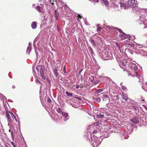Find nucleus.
<instances>
[{
	"label": "nucleus",
	"mask_w": 147,
	"mask_h": 147,
	"mask_svg": "<svg viewBox=\"0 0 147 147\" xmlns=\"http://www.w3.org/2000/svg\"><path fill=\"white\" fill-rule=\"evenodd\" d=\"M11 143L12 145L14 147H16V146H15V144H14V143L13 142H11Z\"/></svg>",
	"instance_id": "4d7b16f0"
},
{
	"label": "nucleus",
	"mask_w": 147,
	"mask_h": 147,
	"mask_svg": "<svg viewBox=\"0 0 147 147\" xmlns=\"http://www.w3.org/2000/svg\"><path fill=\"white\" fill-rule=\"evenodd\" d=\"M89 1H93L94 2L96 3L98 2V0H89Z\"/></svg>",
	"instance_id": "37998d69"
},
{
	"label": "nucleus",
	"mask_w": 147,
	"mask_h": 147,
	"mask_svg": "<svg viewBox=\"0 0 147 147\" xmlns=\"http://www.w3.org/2000/svg\"><path fill=\"white\" fill-rule=\"evenodd\" d=\"M98 133V131H96V130H95V131H93L92 133L93 134H95L96 133Z\"/></svg>",
	"instance_id": "09e8293b"
},
{
	"label": "nucleus",
	"mask_w": 147,
	"mask_h": 147,
	"mask_svg": "<svg viewBox=\"0 0 147 147\" xmlns=\"http://www.w3.org/2000/svg\"><path fill=\"white\" fill-rule=\"evenodd\" d=\"M136 76L138 78H140V76L138 74L137 72H136Z\"/></svg>",
	"instance_id": "c9c22d12"
},
{
	"label": "nucleus",
	"mask_w": 147,
	"mask_h": 147,
	"mask_svg": "<svg viewBox=\"0 0 147 147\" xmlns=\"http://www.w3.org/2000/svg\"><path fill=\"white\" fill-rule=\"evenodd\" d=\"M63 7L64 9V11H65V12H68L69 10V8L66 5H64V6H63L62 8Z\"/></svg>",
	"instance_id": "6ab92c4d"
},
{
	"label": "nucleus",
	"mask_w": 147,
	"mask_h": 147,
	"mask_svg": "<svg viewBox=\"0 0 147 147\" xmlns=\"http://www.w3.org/2000/svg\"><path fill=\"white\" fill-rule=\"evenodd\" d=\"M120 86L122 89L123 90L125 91H126L127 90L126 88L122 85V83L121 84Z\"/></svg>",
	"instance_id": "bb28decb"
},
{
	"label": "nucleus",
	"mask_w": 147,
	"mask_h": 147,
	"mask_svg": "<svg viewBox=\"0 0 147 147\" xmlns=\"http://www.w3.org/2000/svg\"><path fill=\"white\" fill-rule=\"evenodd\" d=\"M47 101L48 102H51V99L50 98H48L47 99Z\"/></svg>",
	"instance_id": "603ef678"
},
{
	"label": "nucleus",
	"mask_w": 147,
	"mask_h": 147,
	"mask_svg": "<svg viewBox=\"0 0 147 147\" xmlns=\"http://www.w3.org/2000/svg\"><path fill=\"white\" fill-rule=\"evenodd\" d=\"M98 83V81H94V82L93 84H97Z\"/></svg>",
	"instance_id": "3c124183"
},
{
	"label": "nucleus",
	"mask_w": 147,
	"mask_h": 147,
	"mask_svg": "<svg viewBox=\"0 0 147 147\" xmlns=\"http://www.w3.org/2000/svg\"><path fill=\"white\" fill-rule=\"evenodd\" d=\"M133 108L134 109V110H137V107L136 106H135V105H134V106H133Z\"/></svg>",
	"instance_id": "58836bf2"
},
{
	"label": "nucleus",
	"mask_w": 147,
	"mask_h": 147,
	"mask_svg": "<svg viewBox=\"0 0 147 147\" xmlns=\"http://www.w3.org/2000/svg\"><path fill=\"white\" fill-rule=\"evenodd\" d=\"M127 4L129 7L134 8L133 9L134 12L138 13H140L141 10L137 7L138 4L136 0H129L127 2Z\"/></svg>",
	"instance_id": "7ed1b4c3"
},
{
	"label": "nucleus",
	"mask_w": 147,
	"mask_h": 147,
	"mask_svg": "<svg viewBox=\"0 0 147 147\" xmlns=\"http://www.w3.org/2000/svg\"><path fill=\"white\" fill-rule=\"evenodd\" d=\"M116 45L118 49H120V47L119 46V44L118 43H116Z\"/></svg>",
	"instance_id": "c03bdc74"
},
{
	"label": "nucleus",
	"mask_w": 147,
	"mask_h": 147,
	"mask_svg": "<svg viewBox=\"0 0 147 147\" xmlns=\"http://www.w3.org/2000/svg\"><path fill=\"white\" fill-rule=\"evenodd\" d=\"M70 104H71V105L73 107H74L75 108L77 107V106L74 105V104H73V105L71 103H70Z\"/></svg>",
	"instance_id": "49530a36"
},
{
	"label": "nucleus",
	"mask_w": 147,
	"mask_h": 147,
	"mask_svg": "<svg viewBox=\"0 0 147 147\" xmlns=\"http://www.w3.org/2000/svg\"><path fill=\"white\" fill-rule=\"evenodd\" d=\"M99 124V123H94V125H95V126H97L98 125V124Z\"/></svg>",
	"instance_id": "13d9d810"
},
{
	"label": "nucleus",
	"mask_w": 147,
	"mask_h": 147,
	"mask_svg": "<svg viewBox=\"0 0 147 147\" xmlns=\"http://www.w3.org/2000/svg\"><path fill=\"white\" fill-rule=\"evenodd\" d=\"M145 86H147V82H146L145 84Z\"/></svg>",
	"instance_id": "0e129e2a"
},
{
	"label": "nucleus",
	"mask_w": 147,
	"mask_h": 147,
	"mask_svg": "<svg viewBox=\"0 0 147 147\" xmlns=\"http://www.w3.org/2000/svg\"><path fill=\"white\" fill-rule=\"evenodd\" d=\"M108 27V29H110V28H111V29H115V28L113 27H110V26H107Z\"/></svg>",
	"instance_id": "8fccbe9b"
},
{
	"label": "nucleus",
	"mask_w": 147,
	"mask_h": 147,
	"mask_svg": "<svg viewBox=\"0 0 147 147\" xmlns=\"http://www.w3.org/2000/svg\"><path fill=\"white\" fill-rule=\"evenodd\" d=\"M121 96L122 99H123V100L126 101L128 100V99H129L128 98V96L127 94H125L124 93H122Z\"/></svg>",
	"instance_id": "ddd939ff"
},
{
	"label": "nucleus",
	"mask_w": 147,
	"mask_h": 147,
	"mask_svg": "<svg viewBox=\"0 0 147 147\" xmlns=\"http://www.w3.org/2000/svg\"><path fill=\"white\" fill-rule=\"evenodd\" d=\"M142 88L145 91H146L147 92V87H144V86H143L142 87Z\"/></svg>",
	"instance_id": "e433bc0d"
},
{
	"label": "nucleus",
	"mask_w": 147,
	"mask_h": 147,
	"mask_svg": "<svg viewBox=\"0 0 147 147\" xmlns=\"http://www.w3.org/2000/svg\"><path fill=\"white\" fill-rule=\"evenodd\" d=\"M31 43H29V46H28L26 50L27 53L28 54L30 53L31 51Z\"/></svg>",
	"instance_id": "4468645a"
},
{
	"label": "nucleus",
	"mask_w": 147,
	"mask_h": 147,
	"mask_svg": "<svg viewBox=\"0 0 147 147\" xmlns=\"http://www.w3.org/2000/svg\"><path fill=\"white\" fill-rule=\"evenodd\" d=\"M55 14H56V20H57V19H58V16H57V15H56V13H55Z\"/></svg>",
	"instance_id": "e2e57ef3"
},
{
	"label": "nucleus",
	"mask_w": 147,
	"mask_h": 147,
	"mask_svg": "<svg viewBox=\"0 0 147 147\" xmlns=\"http://www.w3.org/2000/svg\"><path fill=\"white\" fill-rule=\"evenodd\" d=\"M79 86L78 85H76V88L77 89H78L79 88Z\"/></svg>",
	"instance_id": "6e6d98bb"
},
{
	"label": "nucleus",
	"mask_w": 147,
	"mask_h": 147,
	"mask_svg": "<svg viewBox=\"0 0 147 147\" xmlns=\"http://www.w3.org/2000/svg\"><path fill=\"white\" fill-rule=\"evenodd\" d=\"M104 114H102V113H99V114H97L96 115V117L99 118H103L104 117Z\"/></svg>",
	"instance_id": "4be33fe9"
},
{
	"label": "nucleus",
	"mask_w": 147,
	"mask_h": 147,
	"mask_svg": "<svg viewBox=\"0 0 147 147\" xmlns=\"http://www.w3.org/2000/svg\"><path fill=\"white\" fill-rule=\"evenodd\" d=\"M131 121L134 123H137L139 122V121L138 118L134 117L132 119Z\"/></svg>",
	"instance_id": "aec40b11"
},
{
	"label": "nucleus",
	"mask_w": 147,
	"mask_h": 147,
	"mask_svg": "<svg viewBox=\"0 0 147 147\" xmlns=\"http://www.w3.org/2000/svg\"><path fill=\"white\" fill-rule=\"evenodd\" d=\"M15 88V86H12V88Z\"/></svg>",
	"instance_id": "338daca9"
},
{
	"label": "nucleus",
	"mask_w": 147,
	"mask_h": 147,
	"mask_svg": "<svg viewBox=\"0 0 147 147\" xmlns=\"http://www.w3.org/2000/svg\"><path fill=\"white\" fill-rule=\"evenodd\" d=\"M104 114H105V116H109L110 115V114L108 113L107 112H105L104 113Z\"/></svg>",
	"instance_id": "ea45409f"
},
{
	"label": "nucleus",
	"mask_w": 147,
	"mask_h": 147,
	"mask_svg": "<svg viewBox=\"0 0 147 147\" xmlns=\"http://www.w3.org/2000/svg\"><path fill=\"white\" fill-rule=\"evenodd\" d=\"M65 93L69 97H71L73 96V94L72 93H69L67 91H66Z\"/></svg>",
	"instance_id": "a878e982"
},
{
	"label": "nucleus",
	"mask_w": 147,
	"mask_h": 147,
	"mask_svg": "<svg viewBox=\"0 0 147 147\" xmlns=\"http://www.w3.org/2000/svg\"><path fill=\"white\" fill-rule=\"evenodd\" d=\"M101 39L100 37H97L96 39L95 42H96V44L97 45H98L99 44V43L100 42Z\"/></svg>",
	"instance_id": "412c9836"
},
{
	"label": "nucleus",
	"mask_w": 147,
	"mask_h": 147,
	"mask_svg": "<svg viewBox=\"0 0 147 147\" xmlns=\"http://www.w3.org/2000/svg\"><path fill=\"white\" fill-rule=\"evenodd\" d=\"M37 22H33L31 23V27L33 29H35L37 27Z\"/></svg>",
	"instance_id": "2eb2a0df"
},
{
	"label": "nucleus",
	"mask_w": 147,
	"mask_h": 147,
	"mask_svg": "<svg viewBox=\"0 0 147 147\" xmlns=\"http://www.w3.org/2000/svg\"><path fill=\"white\" fill-rule=\"evenodd\" d=\"M107 51L106 50L103 51L101 53V57L104 60H108L107 57Z\"/></svg>",
	"instance_id": "423d86ee"
},
{
	"label": "nucleus",
	"mask_w": 147,
	"mask_h": 147,
	"mask_svg": "<svg viewBox=\"0 0 147 147\" xmlns=\"http://www.w3.org/2000/svg\"><path fill=\"white\" fill-rule=\"evenodd\" d=\"M36 82L37 84H40V85H42V84L41 82L39 81L38 79H36Z\"/></svg>",
	"instance_id": "72a5a7b5"
},
{
	"label": "nucleus",
	"mask_w": 147,
	"mask_h": 147,
	"mask_svg": "<svg viewBox=\"0 0 147 147\" xmlns=\"http://www.w3.org/2000/svg\"><path fill=\"white\" fill-rule=\"evenodd\" d=\"M78 17L80 18H81L82 16H80V15H78Z\"/></svg>",
	"instance_id": "052dcab7"
},
{
	"label": "nucleus",
	"mask_w": 147,
	"mask_h": 147,
	"mask_svg": "<svg viewBox=\"0 0 147 147\" xmlns=\"http://www.w3.org/2000/svg\"><path fill=\"white\" fill-rule=\"evenodd\" d=\"M35 53H36V55L37 56V55L38 54V52H37L36 51H35Z\"/></svg>",
	"instance_id": "680f3d73"
},
{
	"label": "nucleus",
	"mask_w": 147,
	"mask_h": 147,
	"mask_svg": "<svg viewBox=\"0 0 147 147\" xmlns=\"http://www.w3.org/2000/svg\"><path fill=\"white\" fill-rule=\"evenodd\" d=\"M115 29L120 33H123V32L121 29L117 28H115Z\"/></svg>",
	"instance_id": "f704fd0d"
},
{
	"label": "nucleus",
	"mask_w": 147,
	"mask_h": 147,
	"mask_svg": "<svg viewBox=\"0 0 147 147\" xmlns=\"http://www.w3.org/2000/svg\"><path fill=\"white\" fill-rule=\"evenodd\" d=\"M94 136L93 135V136H91L90 138L89 139V141H90L91 144L93 147H97L100 143L102 139L99 137H94Z\"/></svg>",
	"instance_id": "f257e3e1"
},
{
	"label": "nucleus",
	"mask_w": 147,
	"mask_h": 147,
	"mask_svg": "<svg viewBox=\"0 0 147 147\" xmlns=\"http://www.w3.org/2000/svg\"><path fill=\"white\" fill-rule=\"evenodd\" d=\"M40 67L39 66H37L36 67V70H37V71H39V68Z\"/></svg>",
	"instance_id": "79ce46f5"
},
{
	"label": "nucleus",
	"mask_w": 147,
	"mask_h": 147,
	"mask_svg": "<svg viewBox=\"0 0 147 147\" xmlns=\"http://www.w3.org/2000/svg\"><path fill=\"white\" fill-rule=\"evenodd\" d=\"M120 6L121 8H123L124 9H126L129 7L127 2L125 3H122V2H121L120 3Z\"/></svg>",
	"instance_id": "1a4fd4ad"
},
{
	"label": "nucleus",
	"mask_w": 147,
	"mask_h": 147,
	"mask_svg": "<svg viewBox=\"0 0 147 147\" xmlns=\"http://www.w3.org/2000/svg\"><path fill=\"white\" fill-rule=\"evenodd\" d=\"M94 98V100L98 102H99L101 100L100 98Z\"/></svg>",
	"instance_id": "473e14b6"
},
{
	"label": "nucleus",
	"mask_w": 147,
	"mask_h": 147,
	"mask_svg": "<svg viewBox=\"0 0 147 147\" xmlns=\"http://www.w3.org/2000/svg\"><path fill=\"white\" fill-rule=\"evenodd\" d=\"M92 79H91L90 81H91V82L93 84V83L94 82V78L92 76Z\"/></svg>",
	"instance_id": "a18cd8bd"
},
{
	"label": "nucleus",
	"mask_w": 147,
	"mask_h": 147,
	"mask_svg": "<svg viewBox=\"0 0 147 147\" xmlns=\"http://www.w3.org/2000/svg\"><path fill=\"white\" fill-rule=\"evenodd\" d=\"M100 94L101 95L102 97V98H103V101H106L107 98H109L108 95L106 94L102 93Z\"/></svg>",
	"instance_id": "9d476101"
},
{
	"label": "nucleus",
	"mask_w": 147,
	"mask_h": 147,
	"mask_svg": "<svg viewBox=\"0 0 147 147\" xmlns=\"http://www.w3.org/2000/svg\"><path fill=\"white\" fill-rule=\"evenodd\" d=\"M41 77L44 80L46 78V76H45L44 73H40Z\"/></svg>",
	"instance_id": "393cba45"
},
{
	"label": "nucleus",
	"mask_w": 147,
	"mask_h": 147,
	"mask_svg": "<svg viewBox=\"0 0 147 147\" xmlns=\"http://www.w3.org/2000/svg\"><path fill=\"white\" fill-rule=\"evenodd\" d=\"M100 27H98L97 28V31H100Z\"/></svg>",
	"instance_id": "864d4df0"
},
{
	"label": "nucleus",
	"mask_w": 147,
	"mask_h": 147,
	"mask_svg": "<svg viewBox=\"0 0 147 147\" xmlns=\"http://www.w3.org/2000/svg\"><path fill=\"white\" fill-rule=\"evenodd\" d=\"M56 110L58 113L60 114L61 115L62 114V113H63L64 112L62 111L61 109L59 108H57Z\"/></svg>",
	"instance_id": "5701e85b"
},
{
	"label": "nucleus",
	"mask_w": 147,
	"mask_h": 147,
	"mask_svg": "<svg viewBox=\"0 0 147 147\" xmlns=\"http://www.w3.org/2000/svg\"><path fill=\"white\" fill-rule=\"evenodd\" d=\"M63 70L64 71L65 70V66L64 67Z\"/></svg>",
	"instance_id": "69168bd1"
},
{
	"label": "nucleus",
	"mask_w": 147,
	"mask_h": 147,
	"mask_svg": "<svg viewBox=\"0 0 147 147\" xmlns=\"http://www.w3.org/2000/svg\"><path fill=\"white\" fill-rule=\"evenodd\" d=\"M61 115L62 116L63 119L65 121L69 119V116L68 114L66 112H64L62 113V114Z\"/></svg>",
	"instance_id": "6e6552de"
},
{
	"label": "nucleus",
	"mask_w": 147,
	"mask_h": 147,
	"mask_svg": "<svg viewBox=\"0 0 147 147\" xmlns=\"http://www.w3.org/2000/svg\"><path fill=\"white\" fill-rule=\"evenodd\" d=\"M137 44V45L138 47L140 48H142L143 47H145V46L144 45H141L140 44H139L138 43H136Z\"/></svg>",
	"instance_id": "c85d7f7f"
},
{
	"label": "nucleus",
	"mask_w": 147,
	"mask_h": 147,
	"mask_svg": "<svg viewBox=\"0 0 147 147\" xmlns=\"http://www.w3.org/2000/svg\"><path fill=\"white\" fill-rule=\"evenodd\" d=\"M70 104H71V105L73 107H74L75 108L77 107V106L74 105V104H73V105L71 103H70Z\"/></svg>",
	"instance_id": "de8ad7c7"
},
{
	"label": "nucleus",
	"mask_w": 147,
	"mask_h": 147,
	"mask_svg": "<svg viewBox=\"0 0 147 147\" xmlns=\"http://www.w3.org/2000/svg\"><path fill=\"white\" fill-rule=\"evenodd\" d=\"M126 62L125 63L123 61H120L119 65L121 68L123 69V67L126 65Z\"/></svg>",
	"instance_id": "a211bd4d"
},
{
	"label": "nucleus",
	"mask_w": 147,
	"mask_h": 147,
	"mask_svg": "<svg viewBox=\"0 0 147 147\" xmlns=\"http://www.w3.org/2000/svg\"><path fill=\"white\" fill-rule=\"evenodd\" d=\"M55 1L57 4L59 2L61 4H63V2L61 0H55Z\"/></svg>",
	"instance_id": "2f4dec72"
},
{
	"label": "nucleus",
	"mask_w": 147,
	"mask_h": 147,
	"mask_svg": "<svg viewBox=\"0 0 147 147\" xmlns=\"http://www.w3.org/2000/svg\"><path fill=\"white\" fill-rule=\"evenodd\" d=\"M137 20V21L138 23L140 24H142V27L144 26V29L147 28V20L145 19V16L143 14L139 13V16H138Z\"/></svg>",
	"instance_id": "f03ea898"
},
{
	"label": "nucleus",
	"mask_w": 147,
	"mask_h": 147,
	"mask_svg": "<svg viewBox=\"0 0 147 147\" xmlns=\"http://www.w3.org/2000/svg\"><path fill=\"white\" fill-rule=\"evenodd\" d=\"M11 137H12V138H13L14 137V136H13V133L12 132H11Z\"/></svg>",
	"instance_id": "5fc2aeb1"
},
{
	"label": "nucleus",
	"mask_w": 147,
	"mask_h": 147,
	"mask_svg": "<svg viewBox=\"0 0 147 147\" xmlns=\"http://www.w3.org/2000/svg\"><path fill=\"white\" fill-rule=\"evenodd\" d=\"M125 51L126 52H129L130 53H131V54H133V51L132 50H131L130 49H126Z\"/></svg>",
	"instance_id": "c756f323"
},
{
	"label": "nucleus",
	"mask_w": 147,
	"mask_h": 147,
	"mask_svg": "<svg viewBox=\"0 0 147 147\" xmlns=\"http://www.w3.org/2000/svg\"><path fill=\"white\" fill-rule=\"evenodd\" d=\"M89 41L92 46L95 47L96 45V42L92 38H91L89 40Z\"/></svg>",
	"instance_id": "9b49d317"
},
{
	"label": "nucleus",
	"mask_w": 147,
	"mask_h": 147,
	"mask_svg": "<svg viewBox=\"0 0 147 147\" xmlns=\"http://www.w3.org/2000/svg\"><path fill=\"white\" fill-rule=\"evenodd\" d=\"M101 2L105 5H107L108 4V2L105 0H102Z\"/></svg>",
	"instance_id": "cd10ccee"
},
{
	"label": "nucleus",
	"mask_w": 147,
	"mask_h": 147,
	"mask_svg": "<svg viewBox=\"0 0 147 147\" xmlns=\"http://www.w3.org/2000/svg\"><path fill=\"white\" fill-rule=\"evenodd\" d=\"M107 57L108 60L109 59H112L113 58V54L111 52H109L107 51Z\"/></svg>",
	"instance_id": "f8f14e48"
},
{
	"label": "nucleus",
	"mask_w": 147,
	"mask_h": 147,
	"mask_svg": "<svg viewBox=\"0 0 147 147\" xmlns=\"http://www.w3.org/2000/svg\"><path fill=\"white\" fill-rule=\"evenodd\" d=\"M40 73H44L45 67L44 65H42L40 67Z\"/></svg>",
	"instance_id": "f3484780"
},
{
	"label": "nucleus",
	"mask_w": 147,
	"mask_h": 147,
	"mask_svg": "<svg viewBox=\"0 0 147 147\" xmlns=\"http://www.w3.org/2000/svg\"><path fill=\"white\" fill-rule=\"evenodd\" d=\"M77 98H78V99H80V100H81L82 99L80 98H78L77 97Z\"/></svg>",
	"instance_id": "774afa93"
},
{
	"label": "nucleus",
	"mask_w": 147,
	"mask_h": 147,
	"mask_svg": "<svg viewBox=\"0 0 147 147\" xmlns=\"http://www.w3.org/2000/svg\"><path fill=\"white\" fill-rule=\"evenodd\" d=\"M14 118L15 120L17 123L18 122V119L16 118V117L14 115V117H13V119Z\"/></svg>",
	"instance_id": "4c0bfd02"
},
{
	"label": "nucleus",
	"mask_w": 147,
	"mask_h": 147,
	"mask_svg": "<svg viewBox=\"0 0 147 147\" xmlns=\"http://www.w3.org/2000/svg\"><path fill=\"white\" fill-rule=\"evenodd\" d=\"M40 6L38 5L35 7V9L38 11V12L40 13H42L43 12V4H40Z\"/></svg>",
	"instance_id": "0eeeda50"
},
{
	"label": "nucleus",
	"mask_w": 147,
	"mask_h": 147,
	"mask_svg": "<svg viewBox=\"0 0 147 147\" xmlns=\"http://www.w3.org/2000/svg\"><path fill=\"white\" fill-rule=\"evenodd\" d=\"M32 6L33 7H35L36 6V5L35 4H33Z\"/></svg>",
	"instance_id": "bf43d9fd"
},
{
	"label": "nucleus",
	"mask_w": 147,
	"mask_h": 147,
	"mask_svg": "<svg viewBox=\"0 0 147 147\" xmlns=\"http://www.w3.org/2000/svg\"><path fill=\"white\" fill-rule=\"evenodd\" d=\"M134 69L135 71H136L138 69V67L137 66H135Z\"/></svg>",
	"instance_id": "a19ab883"
},
{
	"label": "nucleus",
	"mask_w": 147,
	"mask_h": 147,
	"mask_svg": "<svg viewBox=\"0 0 147 147\" xmlns=\"http://www.w3.org/2000/svg\"><path fill=\"white\" fill-rule=\"evenodd\" d=\"M123 34H120V36L122 40H124L126 38H128L129 40H131L135 38V37L134 36H133V38H131V37L129 35H126L125 34H124L123 32Z\"/></svg>",
	"instance_id": "39448f33"
},
{
	"label": "nucleus",
	"mask_w": 147,
	"mask_h": 147,
	"mask_svg": "<svg viewBox=\"0 0 147 147\" xmlns=\"http://www.w3.org/2000/svg\"><path fill=\"white\" fill-rule=\"evenodd\" d=\"M0 98L2 99L3 102L5 101V100L6 101V98L1 94V95H0Z\"/></svg>",
	"instance_id": "b1692460"
},
{
	"label": "nucleus",
	"mask_w": 147,
	"mask_h": 147,
	"mask_svg": "<svg viewBox=\"0 0 147 147\" xmlns=\"http://www.w3.org/2000/svg\"><path fill=\"white\" fill-rule=\"evenodd\" d=\"M103 91V90L102 89H99L96 90L95 91V93L96 94H98L99 93L101 92H102Z\"/></svg>",
	"instance_id": "7c9ffc66"
},
{
	"label": "nucleus",
	"mask_w": 147,
	"mask_h": 147,
	"mask_svg": "<svg viewBox=\"0 0 147 147\" xmlns=\"http://www.w3.org/2000/svg\"><path fill=\"white\" fill-rule=\"evenodd\" d=\"M53 72L54 74L55 75L56 77H57L58 76V73L57 71V68H55L53 70Z\"/></svg>",
	"instance_id": "dca6fc26"
},
{
	"label": "nucleus",
	"mask_w": 147,
	"mask_h": 147,
	"mask_svg": "<svg viewBox=\"0 0 147 147\" xmlns=\"http://www.w3.org/2000/svg\"><path fill=\"white\" fill-rule=\"evenodd\" d=\"M6 116L7 118V121L9 123L11 122L13 120L14 115L11 112H6Z\"/></svg>",
	"instance_id": "20e7f679"
}]
</instances>
